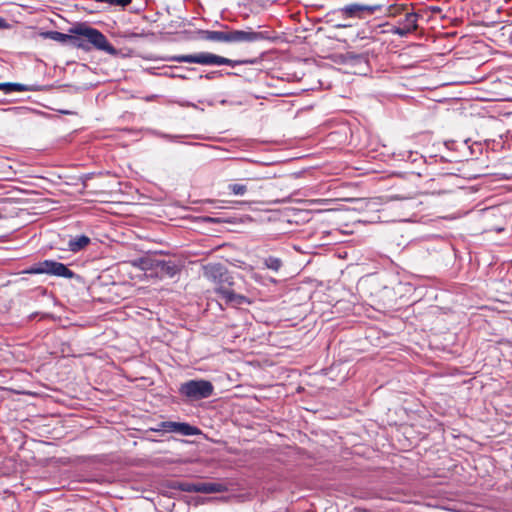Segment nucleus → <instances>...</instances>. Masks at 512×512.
Masks as SVG:
<instances>
[{
    "instance_id": "f257e3e1",
    "label": "nucleus",
    "mask_w": 512,
    "mask_h": 512,
    "mask_svg": "<svg viewBox=\"0 0 512 512\" xmlns=\"http://www.w3.org/2000/svg\"><path fill=\"white\" fill-rule=\"evenodd\" d=\"M70 33L68 44L73 47L85 51L94 48L113 56L119 54V51L109 43L106 36L95 28L82 24L70 29Z\"/></svg>"
},
{
    "instance_id": "f03ea898",
    "label": "nucleus",
    "mask_w": 512,
    "mask_h": 512,
    "mask_svg": "<svg viewBox=\"0 0 512 512\" xmlns=\"http://www.w3.org/2000/svg\"><path fill=\"white\" fill-rule=\"evenodd\" d=\"M203 276L215 285V292L226 300L227 304L240 306L248 303L245 296L236 294L232 289L233 278L221 264H208L203 267Z\"/></svg>"
},
{
    "instance_id": "7ed1b4c3",
    "label": "nucleus",
    "mask_w": 512,
    "mask_h": 512,
    "mask_svg": "<svg viewBox=\"0 0 512 512\" xmlns=\"http://www.w3.org/2000/svg\"><path fill=\"white\" fill-rule=\"evenodd\" d=\"M214 386L208 380H189L181 384L179 393L191 401H197L210 397Z\"/></svg>"
},
{
    "instance_id": "20e7f679",
    "label": "nucleus",
    "mask_w": 512,
    "mask_h": 512,
    "mask_svg": "<svg viewBox=\"0 0 512 512\" xmlns=\"http://www.w3.org/2000/svg\"><path fill=\"white\" fill-rule=\"evenodd\" d=\"M173 60L177 62L196 63L201 65H229L232 67L243 63L242 61L231 60L208 52L175 56L173 57Z\"/></svg>"
},
{
    "instance_id": "39448f33",
    "label": "nucleus",
    "mask_w": 512,
    "mask_h": 512,
    "mask_svg": "<svg viewBox=\"0 0 512 512\" xmlns=\"http://www.w3.org/2000/svg\"><path fill=\"white\" fill-rule=\"evenodd\" d=\"M30 274H50L58 277L71 279L75 276L74 272L67 268L63 263L45 260L31 267L26 271Z\"/></svg>"
},
{
    "instance_id": "423d86ee",
    "label": "nucleus",
    "mask_w": 512,
    "mask_h": 512,
    "mask_svg": "<svg viewBox=\"0 0 512 512\" xmlns=\"http://www.w3.org/2000/svg\"><path fill=\"white\" fill-rule=\"evenodd\" d=\"M227 42L229 43H251L266 39L263 32L248 30H231L228 31Z\"/></svg>"
},
{
    "instance_id": "0eeeda50",
    "label": "nucleus",
    "mask_w": 512,
    "mask_h": 512,
    "mask_svg": "<svg viewBox=\"0 0 512 512\" xmlns=\"http://www.w3.org/2000/svg\"><path fill=\"white\" fill-rule=\"evenodd\" d=\"M381 9H382L381 5H363V4L354 3V4L346 5L345 7H343L342 10L346 15H348L350 17H354V16L361 17L364 13H366L367 15H372L376 11H379Z\"/></svg>"
},
{
    "instance_id": "6e6552de",
    "label": "nucleus",
    "mask_w": 512,
    "mask_h": 512,
    "mask_svg": "<svg viewBox=\"0 0 512 512\" xmlns=\"http://www.w3.org/2000/svg\"><path fill=\"white\" fill-rule=\"evenodd\" d=\"M418 15L415 13H406L404 18L399 21L398 26L395 27L394 33L405 36L418 27L417 25Z\"/></svg>"
},
{
    "instance_id": "1a4fd4ad",
    "label": "nucleus",
    "mask_w": 512,
    "mask_h": 512,
    "mask_svg": "<svg viewBox=\"0 0 512 512\" xmlns=\"http://www.w3.org/2000/svg\"><path fill=\"white\" fill-rule=\"evenodd\" d=\"M159 266L156 268L155 276L159 278L174 277L179 271L180 267L173 261L158 260Z\"/></svg>"
},
{
    "instance_id": "9d476101",
    "label": "nucleus",
    "mask_w": 512,
    "mask_h": 512,
    "mask_svg": "<svg viewBox=\"0 0 512 512\" xmlns=\"http://www.w3.org/2000/svg\"><path fill=\"white\" fill-rule=\"evenodd\" d=\"M158 258L151 255L135 259L131 262L134 267H137L143 271L150 272V275H154L156 268L159 266Z\"/></svg>"
},
{
    "instance_id": "9b49d317",
    "label": "nucleus",
    "mask_w": 512,
    "mask_h": 512,
    "mask_svg": "<svg viewBox=\"0 0 512 512\" xmlns=\"http://www.w3.org/2000/svg\"><path fill=\"white\" fill-rule=\"evenodd\" d=\"M227 491V487L218 482H197L196 493H221Z\"/></svg>"
},
{
    "instance_id": "f8f14e48",
    "label": "nucleus",
    "mask_w": 512,
    "mask_h": 512,
    "mask_svg": "<svg viewBox=\"0 0 512 512\" xmlns=\"http://www.w3.org/2000/svg\"><path fill=\"white\" fill-rule=\"evenodd\" d=\"M90 243V238L85 235L76 236L72 238L68 242V248L72 252H79L88 246Z\"/></svg>"
},
{
    "instance_id": "ddd939ff",
    "label": "nucleus",
    "mask_w": 512,
    "mask_h": 512,
    "mask_svg": "<svg viewBox=\"0 0 512 512\" xmlns=\"http://www.w3.org/2000/svg\"><path fill=\"white\" fill-rule=\"evenodd\" d=\"M176 433H179L181 435L185 436H192V435H198L200 433V430L195 427L191 426L188 423H176Z\"/></svg>"
},
{
    "instance_id": "4468645a",
    "label": "nucleus",
    "mask_w": 512,
    "mask_h": 512,
    "mask_svg": "<svg viewBox=\"0 0 512 512\" xmlns=\"http://www.w3.org/2000/svg\"><path fill=\"white\" fill-rule=\"evenodd\" d=\"M204 38L210 41L227 42L228 31H204Z\"/></svg>"
},
{
    "instance_id": "2eb2a0df",
    "label": "nucleus",
    "mask_w": 512,
    "mask_h": 512,
    "mask_svg": "<svg viewBox=\"0 0 512 512\" xmlns=\"http://www.w3.org/2000/svg\"><path fill=\"white\" fill-rule=\"evenodd\" d=\"M0 90L4 91L5 93H11L14 91H17V92L29 91L30 88L28 86L20 84V83H0Z\"/></svg>"
},
{
    "instance_id": "dca6fc26",
    "label": "nucleus",
    "mask_w": 512,
    "mask_h": 512,
    "mask_svg": "<svg viewBox=\"0 0 512 512\" xmlns=\"http://www.w3.org/2000/svg\"><path fill=\"white\" fill-rule=\"evenodd\" d=\"M43 36L60 43H69L70 38V34H64L58 31H48L44 33Z\"/></svg>"
},
{
    "instance_id": "f3484780",
    "label": "nucleus",
    "mask_w": 512,
    "mask_h": 512,
    "mask_svg": "<svg viewBox=\"0 0 512 512\" xmlns=\"http://www.w3.org/2000/svg\"><path fill=\"white\" fill-rule=\"evenodd\" d=\"M264 265L267 269H271L275 272H278L282 267V261L279 258L270 256L264 260Z\"/></svg>"
},
{
    "instance_id": "a211bd4d",
    "label": "nucleus",
    "mask_w": 512,
    "mask_h": 512,
    "mask_svg": "<svg viewBox=\"0 0 512 512\" xmlns=\"http://www.w3.org/2000/svg\"><path fill=\"white\" fill-rule=\"evenodd\" d=\"M228 190L230 191V193H232L233 195H236V196H243L247 190H248V187L246 184H241V183H232V184H229L228 185Z\"/></svg>"
},
{
    "instance_id": "6ab92c4d",
    "label": "nucleus",
    "mask_w": 512,
    "mask_h": 512,
    "mask_svg": "<svg viewBox=\"0 0 512 512\" xmlns=\"http://www.w3.org/2000/svg\"><path fill=\"white\" fill-rule=\"evenodd\" d=\"M176 423L173 421H164L158 424L157 428H154V431H165V432H175L176 433Z\"/></svg>"
},
{
    "instance_id": "aec40b11",
    "label": "nucleus",
    "mask_w": 512,
    "mask_h": 512,
    "mask_svg": "<svg viewBox=\"0 0 512 512\" xmlns=\"http://www.w3.org/2000/svg\"><path fill=\"white\" fill-rule=\"evenodd\" d=\"M196 486L197 482H179L175 487L184 492H196Z\"/></svg>"
},
{
    "instance_id": "412c9836",
    "label": "nucleus",
    "mask_w": 512,
    "mask_h": 512,
    "mask_svg": "<svg viewBox=\"0 0 512 512\" xmlns=\"http://www.w3.org/2000/svg\"><path fill=\"white\" fill-rule=\"evenodd\" d=\"M132 0H106V3L116 6L125 7L131 3Z\"/></svg>"
},
{
    "instance_id": "4be33fe9",
    "label": "nucleus",
    "mask_w": 512,
    "mask_h": 512,
    "mask_svg": "<svg viewBox=\"0 0 512 512\" xmlns=\"http://www.w3.org/2000/svg\"><path fill=\"white\" fill-rule=\"evenodd\" d=\"M4 20L0 18V28L3 27Z\"/></svg>"
}]
</instances>
